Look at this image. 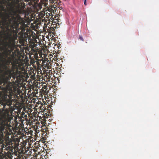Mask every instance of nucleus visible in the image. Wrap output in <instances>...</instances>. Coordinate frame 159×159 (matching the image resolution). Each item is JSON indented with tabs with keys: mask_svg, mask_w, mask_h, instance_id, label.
<instances>
[{
	"mask_svg": "<svg viewBox=\"0 0 159 159\" xmlns=\"http://www.w3.org/2000/svg\"><path fill=\"white\" fill-rule=\"evenodd\" d=\"M11 78L10 76H6L5 75H2L1 77H0V85H1L3 84V86L7 84V80H10Z\"/></svg>",
	"mask_w": 159,
	"mask_h": 159,
	"instance_id": "nucleus-6",
	"label": "nucleus"
},
{
	"mask_svg": "<svg viewBox=\"0 0 159 159\" xmlns=\"http://www.w3.org/2000/svg\"><path fill=\"white\" fill-rule=\"evenodd\" d=\"M4 45L5 47L9 48L13 51L14 50L15 44V42L7 43V42H6L4 43Z\"/></svg>",
	"mask_w": 159,
	"mask_h": 159,
	"instance_id": "nucleus-7",
	"label": "nucleus"
},
{
	"mask_svg": "<svg viewBox=\"0 0 159 159\" xmlns=\"http://www.w3.org/2000/svg\"><path fill=\"white\" fill-rule=\"evenodd\" d=\"M11 58L10 57H8L6 58V57L4 58V61L5 62V64L8 65L11 63Z\"/></svg>",
	"mask_w": 159,
	"mask_h": 159,
	"instance_id": "nucleus-10",
	"label": "nucleus"
},
{
	"mask_svg": "<svg viewBox=\"0 0 159 159\" xmlns=\"http://www.w3.org/2000/svg\"><path fill=\"white\" fill-rule=\"evenodd\" d=\"M11 2H8L9 5L12 8L16 7L18 10H21L24 9L25 6L23 0H11Z\"/></svg>",
	"mask_w": 159,
	"mask_h": 159,
	"instance_id": "nucleus-4",
	"label": "nucleus"
},
{
	"mask_svg": "<svg viewBox=\"0 0 159 159\" xmlns=\"http://www.w3.org/2000/svg\"><path fill=\"white\" fill-rule=\"evenodd\" d=\"M2 88H3V87L1 86V85H0V89L2 90L3 91V89Z\"/></svg>",
	"mask_w": 159,
	"mask_h": 159,
	"instance_id": "nucleus-14",
	"label": "nucleus"
},
{
	"mask_svg": "<svg viewBox=\"0 0 159 159\" xmlns=\"http://www.w3.org/2000/svg\"><path fill=\"white\" fill-rule=\"evenodd\" d=\"M3 70H2L1 69H0V73L2 72H3Z\"/></svg>",
	"mask_w": 159,
	"mask_h": 159,
	"instance_id": "nucleus-16",
	"label": "nucleus"
},
{
	"mask_svg": "<svg viewBox=\"0 0 159 159\" xmlns=\"http://www.w3.org/2000/svg\"><path fill=\"white\" fill-rule=\"evenodd\" d=\"M10 80H7L6 85H4L3 88H2L5 93L2 97V102L1 101L0 104L3 106V108H5L6 105L10 107L12 104V99H11L10 97L6 93L8 91H10L12 89L11 87V83L10 82Z\"/></svg>",
	"mask_w": 159,
	"mask_h": 159,
	"instance_id": "nucleus-2",
	"label": "nucleus"
},
{
	"mask_svg": "<svg viewBox=\"0 0 159 159\" xmlns=\"http://www.w3.org/2000/svg\"><path fill=\"white\" fill-rule=\"evenodd\" d=\"M5 47V51L3 52V53L5 55L6 58H7L8 57V56H11L12 57H13V56L11 54V52H12V50L9 49V48L7 47Z\"/></svg>",
	"mask_w": 159,
	"mask_h": 159,
	"instance_id": "nucleus-8",
	"label": "nucleus"
},
{
	"mask_svg": "<svg viewBox=\"0 0 159 159\" xmlns=\"http://www.w3.org/2000/svg\"><path fill=\"white\" fill-rule=\"evenodd\" d=\"M56 26H51L50 28V30L52 31H53L56 29Z\"/></svg>",
	"mask_w": 159,
	"mask_h": 159,
	"instance_id": "nucleus-12",
	"label": "nucleus"
},
{
	"mask_svg": "<svg viewBox=\"0 0 159 159\" xmlns=\"http://www.w3.org/2000/svg\"><path fill=\"white\" fill-rule=\"evenodd\" d=\"M0 13L1 14H2V11H0Z\"/></svg>",
	"mask_w": 159,
	"mask_h": 159,
	"instance_id": "nucleus-17",
	"label": "nucleus"
},
{
	"mask_svg": "<svg viewBox=\"0 0 159 159\" xmlns=\"http://www.w3.org/2000/svg\"><path fill=\"white\" fill-rule=\"evenodd\" d=\"M22 20L21 18L18 15L12 16L11 18L9 15H7V18L4 19L3 25L8 31L6 37L7 43L15 42L17 39V34L21 27L20 26L19 28V25L20 24L22 26L23 24Z\"/></svg>",
	"mask_w": 159,
	"mask_h": 159,
	"instance_id": "nucleus-1",
	"label": "nucleus"
},
{
	"mask_svg": "<svg viewBox=\"0 0 159 159\" xmlns=\"http://www.w3.org/2000/svg\"><path fill=\"white\" fill-rule=\"evenodd\" d=\"M86 0H84V4L85 5H86Z\"/></svg>",
	"mask_w": 159,
	"mask_h": 159,
	"instance_id": "nucleus-15",
	"label": "nucleus"
},
{
	"mask_svg": "<svg viewBox=\"0 0 159 159\" xmlns=\"http://www.w3.org/2000/svg\"><path fill=\"white\" fill-rule=\"evenodd\" d=\"M7 65H7V64H4L3 66L4 67V69H5V71H4V72L3 74H2V75H5L6 76H11V74H10V75H9L8 74L7 75L6 74H7L6 73H5L6 72L7 70H11V69L8 68V66H7Z\"/></svg>",
	"mask_w": 159,
	"mask_h": 159,
	"instance_id": "nucleus-11",
	"label": "nucleus"
},
{
	"mask_svg": "<svg viewBox=\"0 0 159 159\" xmlns=\"http://www.w3.org/2000/svg\"><path fill=\"white\" fill-rule=\"evenodd\" d=\"M80 39L82 41H84L83 38L81 36H80Z\"/></svg>",
	"mask_w": 159,
	"mask_h": 159,
	"instance_id": "nucleus-13",
	"label": "nucleus"
},
{
	"mask_svg": "<svg viewBox=\"0 0 159 159\" xmlns=\"http://www.w3.org/2000/svg\"><path fill=\"white\" fill-rule=\"evenodd\" d=\"M7 125L3 120H0V138L3 136V132L7 127Z\"/></svg>",
	"mask_w": 159,
	"mask_h": 159,
	"instance_id": "nucleus-5",
	"label": "nucleus"
},
{
	"mask_svg": "<svg viewBox=\"0 0 159 159\" xmlns=\"http://www.w3.org/2000/svg\"><path fill=\"white\" fill-rule=\"evenodd\" d=\"M12 12L13 13H14V15H13L11 12L9 14H8L7 13H6V16H5V18H4V19H3V21H4V19H5L7 18V15H9V16H10V18H11L12 16H15V15L16 14L15 12L13 10ZM3 24V23H2V24ZM2 25L3 26H1V23L0 22V28H1L2 29H5V28H4V27H5V26H4L3 25Z\"/></svg>",
	"mask_w": 159,
	"mask_h": 159,
	"instance_id": "nucleus-9",
	"label": "nucleus"
},
{
	"mask_svg": "<svg viewBox=\"0 0 159 159\" xmlns=\"http://www.w3.org/2000/svg\"><path fill=\"white\" fill-rule=\"evenodd\" d=\"M18 63H14L12 64L11 69V70H7L6 73L7 75H11V78L12 77L15 79L17 77V75H20L21 74L20 71L18 70L19 67Z\"/></svg>",
	"mask_w": 159,
	"mask_h": 159,
	"instance_id": "nucleus-3",
	"label": "nucleus"
}]
</instances>
